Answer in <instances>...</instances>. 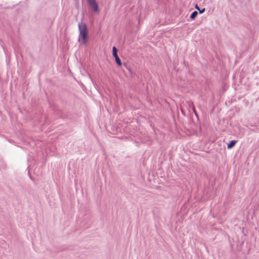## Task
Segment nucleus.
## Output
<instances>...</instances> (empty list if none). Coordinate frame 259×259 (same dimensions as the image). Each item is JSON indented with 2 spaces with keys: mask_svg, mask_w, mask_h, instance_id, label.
<instances>
[{
  "mask_svg": "<svg viewBox=\"0 0 259 259\" xmlns=\"http://www.w3.org/2000/svg\"><path fill=\"white\" fill-rule=\"evenodd\" d=\"M112 51H113V56H114V57L118 56L117 55V50L116 48H115V47H113Z\"/></svg>",
  "mask_w": 259,
  "mask_h": 259,
  "instance_id": "39448f33",
  "label": "nucleus"
},
{
  "mask_svg": "<svg viewBox=\"0 0 259 259\" xmlns=\"http://www.w3.org/2000/svg\"><path fill=\"white\" fill-rule=\"evenodd\" d=\"M78 29L79 32V40L82 44H85L88 42V30L87 25L81 22L78 24Z\"/></svg>",
  "mask_w": 259,
  "mask_h": 259,
  "instance_id": "f257e3e1",
  "label": "nucleus"
},
{
  "mask_svg": "<svg viewBox=\"0 0 259 259\" xmlns=\"http://www.w3.org/2000/svg\"><path fill=\"white\" fill-rule=\"evenodd\" d=\"M197 14H198V13L196 11H194L191 14V15L190 16V18L193 19L194 18H195V17L197 16Z\"/></svg>",
  "mask_w": 259,
  "mask_h": 259,
  "instance_id": "423d86ee",
  "label": "nucleus"
},
{
  "mask_svg": "<svg viewBox=\"0 0 259 259\" xmlns=\"http://www.w3.org/2000/svg\"><path fill=\"white\" fill-rule=\"evenodd\" d=\"M196 8L197 9H198V10H199V8H198V7L197 6H196Z\"/></svg>",
  "mask_w": 259,
  "mask_h": 259,
  "instance_id": "0eeeda50",
  "label": "nucleus"
},
{
  "mask_svg": "<svg viewBox=\"0 0 259 259\" xmlns=\"http://www.w3.org/2000/svg\"><path fill=\"white\" fill-rule=\"evenodd\" d=\"M87 2L90 6L95 12L99 13V9L98 7V5L96 2V0H87Z\"/></svg>",
  "mask_w": 259,
  "mask_h": 259,
  "instance_id": "f03ea898",
  "label": "nucleus"
},
{
  "mask_svg": "<svg viewBox=\"0 0 259 259\" xmlns=\"http://www.w3.org/2000/svg\"><path fill=\"white\" fill-rule=\"evenodd\" d=\"M235 144H236L235 141H234V140L231 141L229 143V144H228V146H227L228 149L232 148V147H233L235 146Z\"/></svg>",
  "mask_w": 259,
  "mask_h": 259,
  "instance_id": "7ed1b4c3",
  "label": "nucleus"
},
{
  "mask_svg": "<svg viewBox=\"0 0 259 259\" xmlns=\"http://www.w3.org/2000/svg\"><path fill=\"white\" fill-rule=\"evenodd\" d=\"M204 10H203L202 11H201L200 12V13H203V12H204Z\"/></svg>",
  "mask_w": 259,
  "mask_h": 259,
  "instance_id": "6e6552de",
  "label": "nucleus"
},
{
  "mask_svg": "<svg viewBox=\"0 0 259 259\" xmlns=\"http://www.w3.org/2000/svg\"><path fill=\"white\" fill-rule=\"evenodd\" d=\"M115 61L117 63V64L119 66H121L122 65V63H121V61L120 59V58L118 57V56H116V57H115Z\"/></svg>",
  "mask_w": 259,
  "mask_h": 259,
  "instance_id": "20e7f679",
  "label": "nucleus"
}]
</instances>
